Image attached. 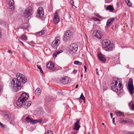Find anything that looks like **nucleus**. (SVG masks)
Wrapping results in <instances>:
<instances>
[{"mask_svg": "<svg viewBox=\"0 0 134 134\" xmlns=\"http://www.w3.org/2000/svg\"><path fill=\"white\" fill-rule=\"evenodd\" d=\"M33 13L32 7H29L26 8L23 12V16L26 18H28L32 15Z\"/></svg>", "mask_w": 134, "mask_h": 134, "instance_id": "obj_7", "label": "nucleus"}, {"mask_svg": "<svg viewBox=\"0 0 134 134\" xmlns=\"http://www.w3.org/2000/svg\"><path fill=\"white\" fill-rule=\"evenodd\" d=\"M29 96L25 92H24L21 94L20 96L16 102L17 105L20 107L28 99Z\"/></svg>", "mask_w": 134, "mask_h": 134, "instance_id": "obj_5", "label": "nucleus"}, {"mask_svg": "<svg viewBox=\"0 0 134 134\" xmlns=\"http://www.w3.org/2000/svg\"><path fill=\"white\" fill-rule=\"evenodd\" d=\"M45 31L44 30H43L40 32L36 33V35L38 36H41L43 35L45 33Z\"/></svg>", "mask_w": 134, "mask_h": 134, "instance_id": "obj_27", "label": "nucleus"}, {"mask_svg": "<svg viewBox=\"0 0 134 134\" xmlns=\"http://www.w3.org/2000/svg\"><path fill=\"white\" fill-rule=\"evenodd\" d=\"M102 35L100 33V31L98 30H96L94 31L92 34V37H96L97 38L100 39L101 38Z\"/></svg>", "mask_w": 134, "mask_h": 134, "instance_id": "obj_13", "label": "nucleus"}, {"mask_svg": "<svg viewBox=\"0 0 134 134\" xmlns=\"http://www.w3.org/2000/svg\"><path fill=\"white\" fill-rule=\"evenodd\" d=\"M72 7L74 9H75V8H76V7L74 5H72Z\"/></svg>", "mask_w": 134, "mask_h": 134, "instance_id": "obj_47", "label": "nucleus"}, {"mask_svg": "<svg viewBox=\"0 0 134 134\" xmlns=\"http://www.w3.org/2000/svg\"><path fill=\"white\" fill-rule=\"evenodd\" d=\"M79 120L77 121L75 124L74 127L73 129L76 130H79L80 127V126L79 125Z\"/></svg>", "mask_w": 134, "mask_h": 134, "instance_id": "obj_18", "label": "nucleus"}, {"mask_svg": "<svg viewBox=\"0 0 134 134\" xmlns=\"http://www.w3.org/2000/svg\"><path fill=\"white\" fill-rule=\"evenodd\" d=\"M69 78L68 77H66L64 78H62L61 81L64 84H66L68 83L69 81Z\"/></svg>", "mask_w": 134, "mask_h": 134, "instance_id": "obj_19", "label": "nucleus"}, {"mask_svg": "<svg viewBox=\"0 0 134 134\" xmlns=\"http://www.w3.org/2000/svg\"><path fill=\"white\" fill-rule=\"evenodd\" d=\"M19 42H20L22 44H23V45H24L23 43L21 41H19Z\"/></svg>", "mask_w": 134, "mask_h": 134, "instance_id": "obj_54", "label": "nucleus"}, {"mask_svg": "<svg viewBox=\"0 0 134 134\" xmlns=\"http://www.w3.org/2000/svg\"><path fill=\"white\" fill-rule=\"evenodd\" d=\"M88 134H94L93 131H91L90 132L88 133Z\"/></svg>", "mask_w": 134, "mask_h": 134, "instance_id": "obj_49", "label": "nucleus"}, {"mask_svg": "<svg viewBox=\"0 0 134 134\" xmlns=\"http://www.w3.org/2000/svg\"><path fill=\"white\" fill-rule=\"evenodd\" d=\"M1 31V30L0 28V38L1 37L2 35Z\"/></svg>", "mask_w": 134, "mask_h": 134, "instance_id": "obj_48", "label": "nucleus"}, {"mask_svg": "<svg viewBox=\"0 0 134 134\" xmlns=\"http://www.w3.org/2000/svg\"><path fill=\"white\" fill-rule=\"evenodd\" d=\"M60 18L58 15L57 12H56L54 15L53 19V23L55 24H57L59 21Z\"/></svg>", "mask_w": 134, "mask_h": 134, "instance_id": "obj_14", "label": "nucleus"}, {"mask_svg": "<svg viewBox=\"0 0 134 134\" xmlns=\"http://www.w3.org/2000/svg\"><path fill=\"white\" fill-rule=\"evenodd\" d=\"M21 37L22 39L25 40H26L27 39L26 35H21Z\"/></svg>", "mask_w": 134, "mask_h": 134, "instance_id": "obj_32", "label": "nucleus"}, {"mask_svg": "<svg viewBox=\"0 0 134 134\" xmlns=\"http://www.w3.org/2000/svg\"><path fill=\"white\" fill-rule=\"evenodd\" d=\"M84 69H85V72H86V66L85 65H84Z\"/></svg>", "mask_w": 134, "mask_h": 134, "instance_id": "obj_46", "label": "nucleus"}, {"mask_svg": "<svg viewBox=\"0 0 134 134\" xmlns=\"http://www.w3.org/2000/svg\"><path fill=\"white\" fill-rule=\"evenodd\" d=\"M129 121L128 120H123L121 122V123H128L129 122Z\"/></svg>", "mask_w": 134, "mask_h": 134, "instance_id": "obj_39", "label": "nucleus"}, {"mask_svg": "<svg viewBox=\"0 0 134 134\" xmlns=\"http://www.w3.org/2000/svg\"><path fill=\"white\" fill-rule=\"evenodd\" d=\"M24 75L22 74L17 73L16 74L17 78L13 79L10 83V87L14 92H17L21 88V83H25L27 81V78L23 77Z\"/></svg>", "mask_w": 134, "mask_h": 134, "instance_id": "obj_1", "label": "nucleus"}, {"mask_svg": "<svg viewBox=\"0 0 134 134\" xmlns=\"http://www.w3.org/2000/svg\"><path fill=\"white\" fill-rule=\"evenodd\" d=\"M8 53H9L11 54H12V51L11 50H8Z\"/></svg>", "mask_w": 134, "mask_h": 134, "instance_id": "obj_43", "label": "nucleus"}, {"mask_svg": "<svg viewBox=\"0 0 134 134\" xmlns=\"http://www.w3.org/2000/svg\"><path fill=\"white\" fill-rule=\"evenodd\" d=\"M0 125L1 126V127L3 129L4 128H5V127L6 126V125H4L1 122H0Z\"/></svg>", "mask_w": 134, "mask_h": 134, "instance_id": "obj_38", "label": "nucleus"}, {"mask_svg": "<svg viewBox=\"0 0 134 134\" xmlns=\"http://www.w3.org/2000/svg\"><path fill=\"white\" fill-rule=\"evenodd\" d=\"M29 96L25 92H24L21 94L20 96L16 102L17 105L20 107L28 99Z\"/></svg>", "mask_w": 134, "mask_h": 134, "instance_id": "obj_3", "label": "nucleus"}, {"mask_svg": "<svg viewBox=\"0 0 134 134\" xmlns=\"http://www.w3.org/2000/svg\"><path fill=\"white\" fill-rule=\"evenodd\" d=\"M7 1L9 6V9L13 11L14 9V2L13 0H7Z\"/></svg>", "mask_w": 134, "mask_h": 134, "instance_id": "obj_15", "label": "nucleus"}, {"mask_svg": "<svg viewBox=\"0 0 134 134\" xmlns=\"http://www.w3.org/2000/svg\"><path fill=\"white\" fill-rule=\"evenodd\" d=\"M120 80L118 78H114L113 79V82L111 85L112 90L115 92L120 91L122 88Z\"/></svg>", "mask_w": 134, "mask_h": 134, "instance_id": "obj_2", "label": "nucleus"}, {"mask_svg": "<svg viewBox=\"0 0 134 134\" xmlns=\"http://www.w3.org/2000/svg\"><path fill=\"white\" fill-rule=\"evenodd\" d=\"M32 119L31 118H30L29 116L26 117L25 119L26 121L27 122V123L30 122L31 123L32 121Z\"/></svg>", "mask_w": 134, "mask_h": 134, "instance_id": "obj_26", "label": "nucleus"}, {"mask_svg": "<svg viewBox=\"0 0 134 134\" xmlns=\"http://www.w3.org/2000/svg\"><path fill=\"white\" fill-rule=\"evenodd\" d=\"M77 133V132H72L70 133V134H76Z\"/></svg>", "mask_w": 134, "mask_h": 134, "instance_id": "obj_51", "label": "nucleus"}, {"mask_svg": "<svg viewBox=\"0 0 134 134\" xmlns=\"http://www.w3.org/2000/svg\"><path fill=\"white\" fill-rule=\"evenodd\" d=\"M74 64L78 65H80L82 64V63L78 61H75L74 62Z\"/></svg>", "mask_w": 134, "mask_h": 134, "instance_id": "obj_31", "label": "nucleus"}, {"mask_svg": "<svg viewBox=\"0 0 134 134\" xmlns=\"http://www.w3.org/2000/svg\"><path fill=\"white\" fill-rule=\"evenodd\" d=\"M83 75L82 74H81V77H82V76Z\"/></svg>", "mask_w": 134, "mask_h": 134, "instance_id": "obj_60", "label": "nucleus"}, {"mask_svg": "<svg viewBox=\"0 0 134 134\" xmlns=\"http://www.w3.org/2000/svg\"><path fill=\"white\" fill-rule=\"evenodd\" d=\"M78 46L76 43H72L69 46V49L73 53L75 52L77 50Z\"/></svg>", "mask_w": 134, "mask_h": 134, "instance_id": "obj_12", "label": "nucleus"}, {"mask_svg": "<svg viewBox=\"0 0 134 134\" xmlns=\"http://www.w3.org/2000/svg\"><path fill=\"white\" fill-rule=\"evenodd\" d=\"M133 81L131 78L129 79L128 84V88L130 93L132 94H133L134 87L133 84Z\"/></svg>", "mask_w": 134, "mask_h": 134, "instance_id": "obj_9", "label": "nucleus"}, {"mask_svg": "<svg viewBox=\"0 0 134 134\" xmlns=\"http://www.w3.org/2000/svg\"><path fill=\"white\" fill-rule=\"evenodd\" d=\"M79 98L80 99H82V100H83L84 101H85V98L82 93H81Z\"/></svg>", "mask_w": 134, "mask_h": 134, "instance_id": "obj_35", "label": "nucleus"}, {"mask_svg": "<svg viewBox=\"0 0 134 134\" xmlns=\"http://www.w3.org/2000/svg\"><path fill=\"white\" fill-rule=\"evenodd\" d=\"M44 134H50V130H48L47 132H46Z\"/></svg>", "mask_w": 134, "mask_h": 134, "instance_id": "obj_41", "label": "nucleus"}, {"mask_svg": "<svg viewBox=\"0 0 134 134\" xmlns=\"http://www.w3.org/2000/svg\"><path fill=\"white\" fill-rule=\"evenodd\" d=\"M97 70H98L97 69H96V71H97V74H98V72H97Z\"/></svg>", "mask_w": 134, "mask_h": 134, "instance_id": "obj_56", "label": "nucleus"}, {"mask_svg": "<svg viewBox=\"0 0 134 134\" xmlns=\"http://www.w3.org/2000/svg\"><path fill=\"white\" fill-rule=\"evenodd\" d=\"M124 134H131V133H125Z\"/></svg>", "mask_w": 134, "mask_h": 134, "instance_id": "obj_55", "label": "nucleus"}, {"mask_svg": "<svg viewBox=\"0 0 134 134\" xmlns=\"http://www.w3.org/2000/svg\"><path fill=\"white\" fill-rule=\"evenodd\" d=\"M125 2L126 3L127 2V4L129 6H131L132 5L131 3L130 2V1L129 0H125Z\"/></svg>", "mask_w": 134, "mask_h": 134, "instance_id": "obj_36", "label": "nucleus"}, {"mask_svg": "<svg viewBox=\"0 0 134 134\" xmlns=\"http://www.w3.org/2000/svg\"><path fill=\"white\" fill-rule=\"evenodd\" d=\"M55 66L54 64L51 61V72H53L55 71V68L54 69H52L54 68Z\"/></svg>", "mask_w": 134, "mask_h": 134, "instance_id": "obj_25", "label": "nucleus"}, {"mask_svg": "<svg viewBox=\"0 0 134 134\" xmlns=\"http://www.w3.org/2000/svg\"><path fill=\"white\" fill-rule=\"evenodd\" d=\"M70 3L72 5H74V1L72 0H71L70 2Z\"/></svg>", "mask_w": 134, "mask_h": 134, "instance_id": "obj_42", "label": "nucleus"}, {"mask_svg": "<svg viewBox=\"0 0 134 134\" xmlns=\"http://www.w3.org/2000/svg\"><path fill=\"white\" fill-rule=\"evenodd\" d=\"M37 67L38 68L40 69L41 72L43 74H44L43 72L42 69L41 67L38 65H37Z\"/></svg>", "mask_w": 134, "mask_h": 134, "instance_id": "obj_34", "label": "nucleus"}, {"mask_svg": "<svg viewBox=\"0 0 134 134\" xmlns=\"http://www.w3.org/2000/svg\"><path fill=\"white\" fill-rule=\"evenodd\" d=\"M115 118H113V120H112V121H113L114 124V125L115 124Z\"/></svg>", "mask_w": 134, "mask_h": 134, "instance_id": "obj_44", "label": "nucleus"}, {"mask_svg": "<svg viewBox=\"0 0 134 134\" xmlns=\"http://www.w3.org/2000/svg\"><path fill=\"white\" fill-rule=\"evenodd\" d=\"M42 122V120H33L32 119V121L31 122V124H34L38 122L40 123Z\"/></svg>", "mask_w": 134, "mask_h": 134, "instance_id": "obj_21", "label": "nucleus"}, {"mask_svg": "<svg viewBox=\"0 0 134 134\" xmlns=\"http://www.w3.org/2000/svg\"><path fill=\"white\" fill-rule=\"evenodd\" d=\"M72 36V32L70 30L68 31L64 34L63 40L65 42L69 41Z\"/></svg>", "mask_w": 134, "mask_h": 134, "instance_id": "obj_8", "label": "nucleus"}, {"mask_svg": "<svg viewBox=\"0 0 134 134\" xmlns=\"http://www.w3.org/2000/svg\"><path fill=\"white\" fill-rule=\"evenodd\" d=\"M110 115L111 117V118H113V113H110Z\"/></svg>", "mask_w": 134, "mask_h": 134, "instance_id": "obj_50", "label": "nucleus"}, {"mask_svg": "<svg viewBox=\"0 0 134 134\" xmlns=\"http://www.w3.org/2000/svg\"><path fill=\"white\" fill-rule=\"evenodd\" d=\"M132 102H131L130 103H129V106H130L131 105V108L132 109H131L132 110H134V104H131Z\"/></svg>", "mask_w": 134, "mask_h": 134, "instance_id": "obj_33", "label": "nucleus"}, {"mask_svg": "<svg viewBox=\"0 0 134 134\" xmlns=\"http://www.w3.org/2000/svg\"><path fill=\"white\" fill-rule=\"evenodd\" d=\"M44 15V12L43 8L41 7H39L37 10V17L41 18Z\"/></svg>", "mask_w": 134, "mask_h": 134, "instance_id": "obj_11", "label": "nucleus"}, {"mask_svg": "<svg viewBox=\"0 0 134 134\" xmlns=\"http://www.w3.org/2000/svg\"><path fill=\"white\" fill-rule=\"evenodd\" d=\"M57 94L58 95H60L62 94L60 92H58L57 93Z\"/></svg>", "mask_w": 134, "mask_h": 134, "instance_id": "obj_52", "label": "nucleus"}, {"mask_svg": "<svg viewBox=\"0 0 134 134\" xmlns=\"http://www.w3.org/2000/svg\"><path fill=\"white\" fill-rule=\"evenodd\" d=\"M51 134H53V132L51 131Z\"/></svg>", "mask_w": 134, "mask_h": 134, "instance_id": "obj_58", "label": "nucleus"}, {"mask_svg": "<svg viewBox=\"0 0 134 134\" xmlns=\"http://www.w3.org/2000/svg\"><path fill=\"white\" fill-rule=\"evenodd\" d=\"M106 9L107 10H109L110 11L112 12L114 9V8L112 5H109L106 8Z\"/></svg>", "mask_w": 134, "mask_h": 134, "instance_id": "obj_22", "label": "nucleus"}, {"mask_svg": "<svg viewBox=\"0 0 134 134\" xmlns=\"http://www.w3.org/2000/svg\"><path fill=\"white\" fill-rule=\"evenodd\" d=\"M7 24V23L3 21L0 20V25L3 26H5Z\"/></svg>", "mask_w": 134, "mask_h": 134, "instance_id": "obj_29", "label": "nucleus"}, {"mask_svg": "<svg viewBox=\"0 0 134 134\" xmlns=\"http://www.w3.org/2000/svg\"><path fill=\"white\" fill-rule=\"evenodd\" d=\"M98 59L100 61L104 63H105L106 61V59L104 55L101 53H98Z\"/></svg>", "mask_w": 134, "mask_h": 134, "instance_id": "obj_16", "label": "nucleus"}, {"mask_svg": "<svg viewBox=\"0 0 134 134\" xmlns=\"http://www.w3.org/2000/svg\"><path fill=\"white\" fill-rule=\"evenodd\" d=\"M77 72V70H74L73 72L74 73V74H75L76 72Z\"/></svg>", "mask_w": 134, "mask_h": 134, "instance_id": "obj_45", "label": "nucleus"}, {"mask_svg": "<svg viewBox=\"0 0 134 134\" xmlns=\"http://www.w3.org/2000/svg\"><path fill=\"white\" fill-rule=\"evenodd\" d=\"M2 91L1 90V86H0V93Z\"/></svg>", "mask_w": 134, "mask_h": 134, "instance_id": "obj_57", "label": "nucleus"}, {"mask_svg": "<svg viewBox=\"0 0 134 134\" xmlns=\"http://www.w3.org/2000/svg\"><path fill=\"white\" fill-rule=\"evenodd\" d=\"M35 93L37 96H39L41 93V90L39 88H37L35 91Z\"/></svg>", "mask_w": 134, "mask_h": 134, "instance_id": "obj_24", "label": "nucleus"}, {"mask_svg": "<svg viewBox=\"0 0 134 134\" xmlns=\"http://www.w3.org/2000/svg\"><path fill=\"white\" fill-rule=\"evenodd\" d=\"M93 20L95 21H100V20L99 19L96 18H93Z\"/></svg>", "mask_w": 134, "mask_h": 134, "instance_id": "obj_40", "label": "nucleus"}, {"mask_svg": "<svg viewBox=\"0 0 134 134\" xmlns=\"http://www.w3.org/2000/svg\"><path fill=\"white\" fill-rule=\"evenodd\" d=\"M31 101H29L25 102L24 104V106L25 108H26L30 106L31 104Z\"/></svg>", "mask_w": 134, "mask_h": 134, "instance_id": "obj_20", "label": "nucleus"}, {"mask_svg": "<svg viewBox=\"0 0 134 134\" xmlns=\"http://www.w3.org/2000/svg\"><path fill=\"white\" fill-rule=\"evenodd\" d=\"M131 134H132V133H131Z\"/></svg>", "mask_w": 134, "mask_h": 134, "instance_id": "obj_61", "label": "nucleus"}, {"mask_svg": "<svg viewBox=\"0 0 134 134\" xmlns=\"http://www.w3.org/2000/svg\"><path fill=\"white\" fill-rule=\"evenodd\" d=\"M78 87V85H76L75 86V88H77Z\"/></svg>", "mask_w": 134, "mask_h": 134, "instance_id": "obj_53", "label": "nucleus"}, {"mask_svg": "<svg viewBox=\"0 0 134 134\" xmlns=\"http://www.w3.org/2000/svg\"><path fill=\"white\" fill-rule=\"evenodd\" d=\"M115 19L113 18H109L107 21L106 26L107 27L111 25L115 20Z\"/></svg>", "mask_w": 134, "mask_h": 134, "instance_id": "obj_17", "label": "nucleus"}, {"mask_svg": "<svg viewBox=\"0 0 134 134\" xmlns=\"http://www.w3.org/2000/svg\"><path fill=\"white\" fill-rule=\"evenodd\" d=\"M50 61H49L46 64L47 67L50 70Z\"/></svg>", "mask_w": 134, "mask_h": 134, "instance_id": "obj_37", "label": "nucleus"}, {"mask_svg": "<svg viewBox=\"0 0 134 134\" xmlns=\"http://www.w3.org/2000/svg\"><path fill=\"white\" fill-rule=\"evenodd\" d=\"M60 38L59 36H57L55 38V40L52 42V46L54 49H56L60 43Z\"/></svg>", "mask_w": 134, "mask_h": 134, "instance_id": "obj_10", "label": "nucleus"}, {"mask_svg": "<svg viewBox=\"0 0 134 134\" xmlns=\"http://www.w3.org/2000/svg\"><path fill=\"white\" fill-rule=\"evenodd\" d=\"M62 51H63L62 50H60L58 51H57L54 52L53 54V58L54 59H55V58L57 57V55L62 53Z\"/></svg>", "mask_w": 134, "mask_h": 134, "instance_id": "obj_23", "label": "nucleus"}, {"mask_svg": "<svg viewBox=\"0 0 134 134\" xmlns=\"http://www.w3.org/2000/svg\"><path fill=\"white\" fill-rule=\"evenodd\" d=\"M102 124L103 125H104V123H102Z\"/></svg>", "mask_w": 134, "mask_h": 134, "instance_id": "obj_59", "label": "nucleus"}, {"mask_svg": "<svg viewBox=\"0 0 134 134\" xmlns=\"http://www.w3.org/2000/svg\"><path fill=\"white\" fill-rule=\"evenodd\" d=\"M115 112L116 113V114L118 116H121V115H122V116H124V114H123L122 112H121L120 111H119L117 112H116V111Z\"/></svg>", "mask_w": 134, "mask_h": 134, "instance_id": "obj_30", "label": "nucleus"}, {"mask_svg": "<svg viewBox=\"0 0 134 134\" xmlns=\"http://www.w3.org/2000/svg\"><path fill=\"white\" fill-rule=\"evenodd\" d=\"M29 96L25 92H24L21 94L20 96L16 102L17 105L20 107L28 99Z\"/></svg>", "mask_w": 134, "mask_h": 134, "instance_id": "obj_4", "label": "nucleus"}, {"mask_svg": "<svg viewBox=\"0 0 134 134\" xmlns=\"http://www.w3.org/2000/svg\"><path fill=\"white\" fill-rule=\"evenodd\" d=\"M10 116V114L9 113L8 114H5L4 115V118L6 120H9Z\"/></svg>", "mask_w": 134, "mask_h": 134, "instance_id": "obj_28", "label": "nucleus"}, {"mask_svg": "<svg viewBox=\"0 0 134 134\" xmlns=\"http://www.w3.org/2000/svg\"><path fill=\"white\" fill-rule=\"evenodd\" d=\"M110 43L111 42L109 40H105L103 42L102 46L105 48L106 51L112 50L114 48V47L113 45H111Z\"/></svg>", "mask_w": 134, "mask_h": 134, "instance_id": "obj_6", "label": "nucleus"}]
</instances>
